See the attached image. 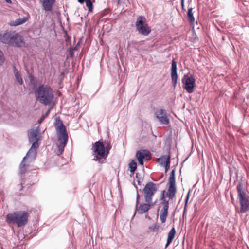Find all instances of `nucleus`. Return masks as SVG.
Segmentation results:
<instances>
[{
	"mask_svg": "<svg viewBox=\"0 0 249 249\" xmlns=\"http://www.w3.org/2000/svg\"><path fill=\"white\" fill-rule=\"evenodd\" d=\"M28 219V213L26 211H20L8 214L5 220L7 223L15 224L18 227H20L27 223Z\"/></svg>",
	"mask_w": 249,
	"mask_h": 249,
	"instance_id": "obj_7",
	"label": "nucleus"
},
{
	"mask_svg": "<svg viewBox=\"0 0 249 249\" xmlns=\"http://www.w3.org/2000/svg\"><path fill=\"white\" fill-rule=\"evenodd\" d=\"M160 227V225L157 223H155L152 225H151L149 227V230L150 231L156 232L158 231Z\"/></svg>",
	"mask_w": 249,
	"mask_h": 249,
	"instance_id": "obj_22",
	"label": "nucleus"
},
{
	"mask_svg": "<svg viewBox=\"0 0 249 249\" xmlns=\"http://www.w3.org/2000/svg\"><path fill=\"white\" fill-rule=\"evenodd\" d=\"M176 234V230L175 228H172L169 231L168 233V237L167 239V242L165 245V248H167V247L169 245V244L172 242Z\"/></svg>",
	"mask_w": 249,
	"mask_h": 249,
	"instance_id": "obj_16",
	"label": "nucleus"
},
{
	"mask_svg": "<svg viewBox=\"0 0 249 249\" xmlns=\"http://www.w3.org/2000/svg\"><path fill=\"white\" fill-rule=\"evenodd\" d=\"M42 118H41V119L39 121V123H41V121H42Z\"/></svg>",
	"mask_w": 249,
	"mask_h": 249,
	"instance_id": "obj_33",
	"label": "nucleus"
},
{
	"mask_svg": "<svg viewBox=\"0 0 249 249\" xmlns=\"http://www.w3.org/2000/svg\"><path fill=\"white\" fill-rule=\"evenodd\" d=\"M168 184L169 187L167 192H166L165 190H163L161 194L160 199L163 201L162 204L163 207L160 211V218L162 223L165 222L168 214L169 202L166 199V197H168L170 199H172L175 197L177 191L175 182V172L174 169L172 170L170 173Z\"/></svg>",
	"mask_w": 249,
	"mask_h": 249,
	"instance_id": "obj_2",
	"label": "nucleus"
},
{
	"mask_svg": "<svg viewBox=\"0 0 249 249\" xmlns=\"http://www.w3.org/2000/svg\"><path fill=\"white\" fill-rule=\"evenodd\" d=\"M6 1V2H7L8 3H11V0H5Z\"/></svg>",
	"mask_w": 249,
	"mask_h": 249,
	"instance_id": "obj_31",
	"label": "nucleus"
},
{
	"mask_svg": "<svg viewBox=\"0 0 249 249\" xmlns=\"http://www.w3.org/2000/svg\"><path fill=\"white\" fill-rule=\"evenodd\" d=\"M14 73L17 81L20 85H22L23 83L22 79L20 73L18 72V71L17 70L15 66L14 67Z\"/></svg>",
	"mask_w": 249,
	"mask_h": 249,
	"instance_id": "obj_20",
	"label": "nucleus"
},
{
	"mask_svg": "<svg viewBox=\"0 0 249 249\" xmlns=\"http://www.w3.org/2000/svg\"><path fill=\"white\" fill-rule=\"evenodd\" d=\"M129 168L130 171L134 173L137 169V163L134 160H132L129 164Z\"/></svg>",
	"mask_w": 249,
	"mask_h": 249,
	"instance_id": "obj_21",
	"label": "nucleus"
},
{
	"mask_svg": "<svg viewBox=\"0 0 249 249\" xmlns=\"http://www.w3.org/2000/svg\"><path fill=\"white\" fill-rule=\"evenodd\" d=\"M168 160H170V155H162L157 159L158 163L161 166L167 163Z\"/></svg>",
	"mask_w": 249,
	"mask_h": 249,
	"instance_id": "obj_17",
	"label": "nucleus"
},
{
	"mask_svg": "<svg viewBox=\"0 0 249 249\" xmlns=\"http://www.w3.org/2000/svg\"><path fill=\"white\" fill-rule=\"evenodd\" d=\"M170 161L168 160L167 163H165V165H162L163 166H164L165 167V172H167L169 170V169L170 168Z\"/></svg>",
	"mask_w": 249,
	"mask_h": 249,
	"instance_id": "obj_26",
	"label": "nucleus"
},
{
	"mask_svg": "<svg viewBox=\"0 0 249 249\" xmlns=\"http://www.w3.org/2000/svg\"><path fill=\"white\" fill-rule=\"evenodd\" d=\"M187 17L188 20L191 25H193L195 22V18L193 16V8H189L188 10Z\"/></svg>",
	"mask_w": 249,
	"mask_h": 249,
	"instance_id": "obj_19",
	"label": "nucleus"
},
{
	"mask_svg": "<svg viewBox=\"0 0 249 249\" xmlns=\"http://www.w3.org/2000/svg\"><path fill=\"white\" fill-rule=\"evenodd\" d=\"M181 8H182V10L185 11V9L184 7H182Z\"/></svg>",
	"mask_w": 249,
	"mask_h": 249,
	"instance_id": "obj_32",
	"label": "nucleus"
},
{
	"mask_svg": "<svg viewBox=\"0 0 249 249\" xmlns=\"http://www.w3.org/2000/svg\"><path fill=\"white\" fill-rule=\"evenodd\" d=\"M237 197L240 205V212L244 213L249 211V196L247 194L245 186L239 183L236 186Z\"/></svg>",
	"mask_w": 249,
	"mask_h": 249,
	"instance_id": "obj_8",
	"label": "nucleus"
},
{
	"mask_svg": "<svg viewBox=\"0 0 249 249\" xmlns=\"http://www.w3.org/2000/svg\"><path fill=\"white\" fill-rule=\"evenodd\" d=\"M55 1V0H41L43 10L46 12H51Z\"/></svg>",
	"mask_w": 249,
	"mask_h": 249,
	"instance_id": "obj_14",
	"label": "nucleus"
},
{
	"mask_svg": "<svg viewBox=\"0 0 249 249\" xmlns=\"http://www.w3.org/2000/svg\"><path fill=\"white\" fill-rule=\"evenodd\" d=\"M140 195L137 192V198H136V204L135 206V213L137 212L138 213L140 214H142L145 213L146 212L148 211L151 207V203H146L141 204L139 206H138V204L139 203V200H140Z\"/></svg>",
	"mask_w": 249,
	"mask_h": 249,
	"instance_id": "obj_13",
	"label": "nucleus"
},
{
	"mask_svg": "<svg viewBox=\"0 0 249 249\" xmlns=\"http://www.w3.org/2000/svg\"><path fill=\"white\" fill-rule=\"evenodd\" d=\"M26 21V18H18L15 20V23L13 24L14 26H17L22 24Z\"/></svg>",
	"mask_w": 249,
	"mask_h": 249,
	"instance_id": "obj_23",
	"label": "nucleus"
},
{
	"mask_svg": "<svg viewBox=\"0 0 249 249\" xmlns=\"http://www.w3.org/2000/svg\"><path fill=\"white\" fill-rule=\"evenodd\" d=\"M189 194H190V192H188L187 195V196L186 197V199H185V203L186 204L188 202V199H189Z\"/></svg>",
	"mask_w": 249,
	"mask_h": 249,
	"instance_id": "obj_27",
	"label": "nucleus"
},
{
	"mask_svg": "<svg viewBox=\"0 0 249 249\" xmlns=\"http://www.w3.org/2000/svg\"><path fill=\"white\" fill-rule=\"evenodd\" d=\"M5 61L3 52L0 50V65H2Z\"/></svg>",
	"mask_w": 249,
	"mask_h": 249,
	"instance_id": "obj_25",
	"label": "nucleus"
},
{
	"mask_svg": "<svg viewBox=\"0 0 249 249\" xmlns=\"http://www.w3.org/2000/svg\"><path fill=\"white\" fill-rule=\"evenodd\" d=\"M154 114L161 124L166 125L169 124V119L165 109L162 108L157 109L155 111Z\"/></svg>",
	"mask_w": 249,
	"mask_h": 249,
	"instance_id": "obj_11",
	"label": "nucleus"
},
{
	"mask_svg": "<svg viewBox=\"0 0 249 249\" xmlns=\"http://www.w3.org/2000/svg\"><path fill=\"white\" fill-rule=\"evenodd\" d=\"M85 2L86 6L89 9V11L91 12L93 9V4L91 0H86Z\"/></svg>",
	"mask_w": 249,
	"mask_h": 249,
	"instance_id": "obj_24",
	"label": "nucleus"
},
{
	"mask_svg": "<svg viewBox=\"0 0 249 249\" xmlns=\"http://www.w3.org/2000/svg\"><path fill=\"white\" fill-rule=\"evenodd\" d=\"M86 0H78V1L81 3V4H83L84 3V2H86Z\"/></svg>",
	"mask_w": 249,
	"mask_h": 249,
	"instance_id": "obj_28",
	"label": "nucleus"
},
{
	"mask_svg": "<svg viewBox=\"0 0 249 249\" xmlns=\"http://www.w3.org/2000/svg\"><path fill=\"white\" fill-rule=\"evenodd\" d=\"M138 184H140V181H138Z\"/></svg>",
	"mask_w": 249,
	"mask_h": 249,
	"instance_id": "obj_34",
	"label": "nucleus"
},
{
	"mask_svg": "<svg viewBox=\"0 0 249 249\" xmlns=\"http://www.w3.org/2000/svg\"><path fill=\"white\" fill-rule=\"evenodd\" d=\"M159 185L152 182H148L143 189V196L146 203L152 202V197L158 190Z\"/></svg>",
	"mask_w": 249,
	"mask_h": 249,
	"instance_id": "obj_9",
	"label": "nucleus"
},
{
	"mask_svg": "<svg viewBox=\"0 0 249 249\" xmlns=\"http://www.w3.org/2000/svg\"><path fill=\"white\" fill-rule=\"evenodd\" d=\"M182 82L184 85V89L189 93H191L194 91L195 87V79L192 77H189L187 75H184Z\"/></svg>",
	"mask_w": 249,
	"mask_h": 249,
	"instance_id": "obj_12",
	"label": "nucleus"
},
{
	"mask_svg": "<svg viewBox=\"0 0 249 249\" xmlns=\"http://www.w3.org/2000/svg\"><path fill=\"white\" fill-rule=\"evenodd\" d=\"M136 27L138 32L142 35L147 36L151 31L150 27L146 23V19L143 16H139L136 22Z\"/></svg>",
	"mask_w": 249,
	"mask_h": 249,
	"instance_id": "obj_10",
	"label": "nucleus"
},
{
	"mask_svg": "<svg viewBox=\"0 0 249 249\" xmlns=\"http://www.w3.org/2000/svg\"><path fill=\"white\" fill-rule=\"evenodd\" d=\"M38 128L32 129L29 131L28 138L30 142H33L32 145L28 151L26 155L22 160L20 165V172L21 174H24L29 167V164L36 159V150L39 147Z\"/></svg>",
	"mask_w": 249,
	"mask_h": 249,
	"instance_id": "obj_1",
	"label": "nucleus"
},
{
	"mask_svg": "<svg viewBox=\"0 0 249 249\" xmlns=\"http://www.w3.org/2000/svg\"><path fill=\"white\" fill-rule=\"evenodd\" d=\"M70 53L71 56V57H73V51H70Z\"/></svg>",
	"mask_w": 249,
	"mask_h": 249,
	"instance_id": "obj_30",
	"label": "nucleus"
},
{
	"mask_svg": "<svg viewBox=\"0 0 249 249\" xmlns=\"http://www.w3.org/2000/svg\"><path fill=\"white\" fill-rule=\"evenodd\" d=\"M0 41L16 47H20L24 44L22 36L15 31L0 34Z\"/></svg>",
	"mask_w": 249,
	"mask_h": 249,
	"instance_id": "obj_6",
	"label": "nucleus"
},
{
	"mask_svg": "<svg viewBox=\"0 0 249 249\" xmlns=\"http://www.w3.org/2000/svg\"><path fill=\"white\" fill-rule=\"evenodd\" d=\"M181 7L184 6V0H181Z\"/></svg>",
	"mask_w": 249,
	"mask_h": 249,
	"instance_id": "obj_29",
	"label": "nucleus"
},
{
	"mask_svg": "<svg viewBox=\"0 0 249 249\" xmlns=\"http://www.w3.org/2000/svg\"><path fill=\"white\" fill-rule=\"evenodd\" d=\"M177 70V63L175 60L173 59L172 62L171 76L172 78L174 87L176 86L177 83L178 75Z\"/></svg>",
	"mask_w": 249,
	"mask_h": 249,
	"instance_id": "obj_15",
	"label": "nucleus"
},
{
	"mask_svg": "<svg viewBox=\"0 0 249 249\" xmlns=\"http://www.w3.org/2000/svg\"><path fill=\"white\" fill-rule=\"evenodd\" d=\"M136 157L138 159L139 164H143V159L145 158V152L144 151H138L137 152Z\"/></svg>",
	"mask_w": 249,
	"mask_h": 249,
	"instance_id": "obj_18",
	"label": "nucleus"
},
{
	"mask_svg": "<svg viewBox=\"0 0 249 249\" xmlns=\"http://www.w3.org/2000/svg\"><path fill=\"white\" fill-rule=\"evenodd\" d=\"M110 149L109 145H107L105 147L103 142L100 141L96 142L92 144L91 148L94 156L92 160L98 161L99 163H105Z\"/></svg>",
	"mask_w": 249,
	"mask_h": 249,
	"instance_id": "obj_5",
	"label": "nucleus"
},
{
	"mask_svg": "<svg viewBox=\"0 0 249 249\" xmlns=\"http://www.w3.org/2000/svg\"><path fill=\"white\" fill-rule=\"evenodd\" d=\"M54 126L59 142L56 154L57 155L60 156L63 153L64 148L67 144L68 140V135L66 128L64 125L63 121L59 118L56 119Z\"/></svg>",
	"mask_w": 249,
	"mask_h": 249,
	"instance_id": "obj_3",
	"label": "nucleus"
},
{
	"mask_svg": "<svg viewBox=\"0 0 249 249\" xmlns=\"http://www.w3.org/2000/svg\"><path fill=\"white\" fill-rule=\"evenodd\" d=\"M35 94L36 100L46 106L50 104L53 98V90L47 85H40L35 90Z\"/></svg>",
	"mask_w": 249,
	"mask_h": 249,
	"instance_id": "obj_4",
	"label": "nucleus"
}]
</instances>
